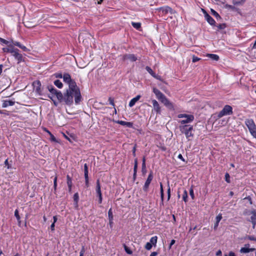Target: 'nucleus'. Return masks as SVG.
Returning a JSON list of instances; mask_svg holds the SVG:
<instances>
[{
    "label": "nucleus",
    "mask_w": 256,
    "mask_h": 256,
    "mask_svg": "<svg viewBox=\"0 0 256 256\" xmlns=\"http://www.w3.org/2000/svg\"><path fill=\"white\" fill-rule=\"evenodd\" d=\"M232 114V108L229 105H226L222 110L219 112L218 116L220 118L224 116L230 115Z\"/></svg>",
    "instance_id": "nucleus-5"
},
{
    "label": "nucleus",
    "mask_w": 256,
    "mask_h": 256,
    "mask_svg": "<svg viewBox=\"0 0 256 256\" xmlns=\"http://www.w3.org/2000/svg\"><path fill=\"white\" fill-rule=\"evenodd\" d=\"M187 198H188V193H187L186 190H184V192L183 196H182V199L185 202H186Z\"/></svg>",
    "instance_id": "nucleus-36"
},
{
    "label": "nucleus",
    "mask_w": 256,
    "mask_h": 256,
    "mask_svg": "<svg viewBox=\"0 0 256 256\" xmlns=\"http://www.w3.org/2000/svg\"><path fill=\"white\" fill-rule=\"evenodd\" d=\"M84 252H85L84 248V247H82V250H80V256H83L84 254Z\"/></svg>",
    "instance_id": "nucleus-53"
},
{
    "label": "nucleus",
    "mask_w": 256,
    "mask_h": 256,
    "mask_svg": "<svg viewBox=\"0 0 256 256\" xmlns=\"http://www.w3.org/2000/svg\"><path fill=\"white\" fill-rule=\"evenodd\" d=\"M34 84H36L37 85V86L36 88V91L38 92H39V90H40V82L38 81V82H36L34 83Z\"/></svg>",
    "instance_id": "nucleus-34"
},
{
    "label": "nucleus",
    "mask_w": 256,
    "mask_h": 256,
    "mask_svg": "<svg viewBox=\"0 0 256 256\" xmlns=\"http://www.w3.org/2000/svg\"><path fill=\"white\" fill-rule=\"evenodd\" d=\"M160 198H161L162 202L163 200H164V190H163L162 185V183L160 184Z\"/></svg>",
    "instance_id": "nucleus-32"
},
{
    "label": "nucleus",
    "mask_w": 256,
    "mask_h": 256,
    "mask_svg": "<svg viewBox=\"0 0 256 256\" xmlns=\"http://www.w3.org/2000/svg\"><path fill=\"white\" fill-rule=\"evenodd\" d=\"M48 133L50 134V140L52 141L56 142V138L51 133H50V132H48Z\"/></svg>",
    "instance_id": "nucleus-48"
},
{
    "label": "nucleus",
    "mask_w": 256,
    "mask_h": 256,
    "mask_svg": "<svg viewBox=\"0 0 256 256\" xmlns=\"http://www.w3.org/2000/svg\"><path fill=\"white\" fill-rule=\"evenodd\" d=\"M54 224H55V223L53 222V223L51 224V226H50V228H51V230H52V231H54V226H55Z\"/></svg>",
    "instance_id": "nucleus-61"
},
{
    "label": "nucleus",
    "mask_w": 256,
    "mask_h": 256,
    "mask_svg": "<svg viewBox=\"0 0 256 256\" xmlns=\"http://www.w3.org/2000/svg\"><path fill=\"white\" fill-rule=\"evenodd\" d=\"M152 248V244L150 242H148L146 244V246H145V248L146 249L148 250H150Z\"/></svg>",
    "instance_id": "nucleus-39"
},
{
    "label": "nucleus",
    "mask_w": 256,
    "mask_h": 256,
    "mask_svg": "<svg viewBox=\"0 0 256 256\" xmlns=\"http://www.w3.org/2000/svg\"><path fill=\"white\" fill-rule=\"evenodd\" d=\"M204 18L210 24L214 25L215 24V20L207 13H205Z\"/></svg>",
    "instance_id": "nucleus-17"
},
{
    "label": "nucleus",
    "mask_w": 256,
    "mask_h": 256,
    "mask_svg": "<svg viewBox=\"0 0 256 256\" xmlns=\"http://www.w3.org/2000/svg\"><path fill=\"white\" fill-rule=\"evenodd\" d=\"M96 192L98 196L102 195V192L100 190V180H98L96 181Z\"/></svg>",
    "instance_id": "nucleus-21"
},
{
    "label": "nucleus",
    "mask_w": 256,
    "mask_h": 256,
    "mask_svg": "<svg viewBox=\"0 0 256 256\" xmlns=\"http://www.w3.org/2000/svg\"><path fill=\"white\" fill-rule=\"evenodd\" d=\"M85 33H81L78 36V40H82L84 38V35L85 34Z\"/></svg>",
    "instance_id": "nucleus-49"
},
{
    "label": "nucleus",
    "mask_w": 256,
    "mask_h": 256,
    "mask_svg": "<svg viewBox=\"0 0 256 256\" xmlns=\"http://www.w3.org/2000/svg\"><path fill=\"white\" fill-rule=\"evenodd\" d=\"M249 244H246L245 247L242 248L240 250V252L241 253H248L250 252H253L255 250L254 248H249Z\"/></svg>",
    "instance_id": "nucleus-15"
},
{
    "label": "nucleus",
    "mask_w": 256,
    "mask_h": 256,
    "mask_svg": "<svg viewBox=\"0 0 256 256\" xmlns=\"http://www.w3.org/2000/svg\"><path fill=\"white\" fill-rule=\"evenodd\" d=\"M153 175L152 172H150L148 176V177L145 182V184L143 186V190L145 192H147L149 186L152 180Z\"/></svg>",
    "instance_id": "nucleus-6"
},
{
    "label": "nucleus",
    "mask_w": 256,
    "mask_h": 256,
    "mask_svg": "<svg viewBox=\"0 0 256 256\" xmlns=\"http://www.w3.org/2000/svg\"><path fill=\"white\" fill-rule=\"evenodd\" d=\"M164 106L169 108L173 109V104L166 97L164 96L160 100Z\"/></svg>",
    "instance_id": "nucleus-9"
},
{
    "label": "nucleus",
    "mask_w": 256,
    "mask_h": 256,
    "mask_svg": "<svg viewBox=\"0 0 256 256\" xmlns=\"http://www.w3.org/2000/svg\"><path fill=\"white\" fill-rule=\"evenodd\" d=\"M225 177H226V180L228 182H230V176L229 174L226 173L225 175Z\"/></svg>",
    "instance_id": "nucleus-50"
},
{
    "label": "nucleus",
    "mask_w": 256,
    "mask_h": 256,
    "mask_svg": "<svg viewBox=\"0 0 256 256\" xmlns=\"http://www.w3.org/2000/svg\"><path fill=\"white\" fill-rule=\"evenodd\" d=\"M152 104L153 105L154 110L156 112L157 114H160V106L158 102L155 100H152Z\"/></svg>",
    "instance_id": "nucleus-14"
},
{
    "label": "nucleus",
    "mask_w": 256,
    "mask_h": 256,
    "mask_svg": "<svg viewBox=\"0 0 256 256\" xmlns=\"http://www.w3.org/2000/svg\"><path fill=\"white\" fill-rule=\"evenodd\" d=\"M222 218V216L221 214H219L218 216H216V222L214 224V230H216L218 226L219 222Z\"/></svg>",
    "instance_id": "nucleus-20"
},
{
    "label": "nucleus",
    "mask_w": 256,
    "mask_h": 256,
    "mask_svg": "<svg viewBox=\"0 0 256 256\" xmlns=\"http://www.w3.org/2000/svg\"><path fill=\"white\" fill-rule=\"evenodd\" d=\"M137 167H138V160H137V159H136L134 160V176L136 174Z\"/></svg>",
    "instance_id": "nucleus-35"
},
{
    "label": "nucleus",
    "mask_w": 256,
    "mask_h": 256,
    "mask_svg": "<svg viewBox=\"0 0 256 256\" xmlns=\"http://www.w3.org/2000/svg\"><path fill=\"white\" fill-rule=\"evenodd\" d=\"M15 102L12 100H6L2 101V107L6 108L14 105Z\"/></svg>",
    "instance_id": "nucleus-11"
},
{
    "label": "nucleus",
    "mask_w": 256,
    "mask_h": 256,
    "mask_svg": "<svg viewBox=\"0 0 256 256\" xmlns=\"http://www.w3.org/2000/svg\"><path fill=\"white\" fill-rule=\"evenodd\" d=\"M67 184H68V187L69 191L70 192V191H71V189H72V179L69 176H67Z\"/></svg>",
    "instance_id": "nucleus-22"
},
{
    "label": "nucleus",
    "mask_w": 256,
    "mask_h": 256,
    "mask_svg": "<svg viewBox=\"0 0 256 256\" xmlns=\"http://www.w3.org/2000/svg\"><path fill=\"white\" fill-rule=\"evenodd\" d=\"M109 220V224L110 225V226L112 228V226L113 224V219H108Z\"/></svg>",
    "instance_id": "nucleus-62"
},
{
    "label": "nucleus",
    "mask_w": 256,
    "mask_h": 256,
    "mask_svg": "<svg viewBox=\"0 0 256 256\" xmlns=\"http://www.w3.org/2000/svg\"><path fill=\"white\" fill-rule=\"evenodd\" d=\"M158 10L160 12H162L164 14H167L168 12L172 14V10L168 6H164L162 8H160L158 9Z\"/></svg>",
    "instance_id": "nucleus-13"
},
{
    "label": "nucleus",
    "mask_w": 256,
    "mask_h": 256,
    "mask_svg": "<svg viewBox=\"0 0 256 256\" xmlns=\"http://www.w3.org/2000/svg\"><path fill=\"white\" fill-rule=\"evenodd\" d=\"M190 194L192 199L194 198V192L192 188H190Z\"/></svg>",
    "instance_id": "nucleus-47"
},
{
    "label": "nucleus",
    "mask_w": 256,
    "mask_h": 256,
    "mask_svg": "<svg viewBox=\"0 0 256 256\" xmlns=\"http://www.w3.org/2000/svg\"><path fill=\"white\" fill-rule=\"evenodd\" d=\"M56 76L59 78H63V75L61 73L56 74Z\"/></svg>",
    "instance_id": "nucleus-55"
},
{
    "label": "nucleus",
    "mask_w": 256,
    "mask_h": 256,
    "mask_svg": "<svg viewBox=\"0 0 256 256\" xmlns=\"http://www.w3.org/2000/svg\"><path fill=\"white\" fill-rule=\"evenodd\" d=\"M108 100L110 102V104L111 105H112V106H114V100L112 98H110L109 99H108Z\"/></svg>",
    "instance_id": "nucleus-52"
},
{
    "label": "nucleus",
    "mask_w": 256,
    "mask_h": 256,
    "mask_svg": "<svg viewBox=\"0 0 256 256\" xmlns=\"http://www.w3.org/2000/svg\"><path fill=\"white\" fill-rule=\"evenodd\" d=\"M250 221L256 220V212H252L250 213Z\"/></svg>",
    "instance_id": "nucleus-33"
},
{
    "label": "nucleus",
    "mask_w": 256,
    "mask_h": 256,
    "mask_svg": "<svg viewBox=\"0 0 256 256\" xmlns=\"http://www.w3.org/2000/svg\"><path fill=\"white\" fill-rule=\"evenodd\" d=\"M167 192H168V200L170 198V186L169 185L168 186V188Z\"/></svg>",
    "instance_id": "nucleus-44"
},
{
    "label": "nucleus",
    "mask_w": 256,
    "mask_h": 256,
    "mask_svg": "<svg viewBox=\"0 0 256 256\" xmlns=\"http://www.w3.org/2000/svg\"><path fill=\"white\" fill-rule=\"evenodd\" d=\"M153 92L156 94V98L160 100L164 95L156 88H153Z\"/></svg>",
    "instance_id": "nucleus-16"
},
{
    "label": "nucleus",
    "mask_w": 256,
    "mask_h": 256,
    "mask_svg": "<svg viewBox=\"0 0 256 256\" xmlns=\"http://www.w3.org/2000/svg\"><path fill=\"white\" fill-rule=\"evenodd\" d=\"M78 199H79L78 194V193H76L74 196V200L76 204H78Z\"/></svg>",
    "instance_id": "nucleus-38"
},
{
    "label": "nucleus",
    "mask_w": 256,
    "mask_h": 256,
    "mask_svg": "<svg viewBox=\"0 0 256 256\" xmlns=\"http://www.w3.org/2000/svg\"><path fill=\"white\" fill-rule=\"evenodd\" d=\"M49 90L52 93L56 94L57 98L60 102L62 100L64 101V96L62 95V93L60 91H57L54 88H50L49 89Z\"/></svg>",
    "instance_id": "nucleus-7"
},
{
    "label": "nucleus",
    "mask_w": 256,
    "mask_h": 256,
    "mask_svg": "<svg viewBox=\"0 0 256 256\" xmlns=\"http://www.w3.org/2000/svg\"><path fill=\"white\" fill-rule=\"evenodd\" d=\"M63 80L66 83L68 84L69 88L72 83L76 84L74 80H72L70 74L68 73H64L63 74Z\"/></svg>",
    "instance_id": "nucleus-8"
},
{
    "label": "nucleus",
    "mask_w": 256,
    "mask_h": 256,
    "mask_svg": "<svg viewBox=\"0 0 256 256\" xmlns=\"http://www.w3.org/2000/svg\"><path fill=\"white\" fill-rule=\"evenodd\" d=\"M207 56H208L210 58H211L213 60H216V61L218 60L219 59V56L218 55L215 54H208L207 55Z\"/></svg>",
    "instance_id": "nucleus-23"
},
{
    "label": "nucleus",
    "mask_w": 256,
    "mask_h": 256,
    "mask_svg": "<svg viewBox=\"0 0 256 256\" xmlns=\"http://www.w3.org/2000/svg\"><path fill=\"white\" fill-rule=\"evenodd\" d=\"M211 12H212V14L214 16H215L216 17H217V18H220V15L218 14L214 10L212 9L211 10Z\"/></svg>",
    "instance_id": "nucleus-41"
},
{
    "label": "nucleus",
    "mask_w": 256,
    "mask_h": 256,
    "mask_svg": "<svg viewBox=\"0 0 256 256\" xmlns=\"http://www.w3.org/2000/svg\"><path fill=\"white\" fill-rule=\"evenodd\" d=\"M54 84L58 88H62V84L60 80H56L54 82Z\"/></svg>",
    "instance_id": "nucleus-28"
},
{
    "label": "nucleus",
    "mask_w": 256,
    "mask_h": 256,
    "mask_svg": "<svg viewBox=\"0 0 256 256\" xmlns=\"http://www.w3.org/2000/svg\"><path fill=\"white\" fill-rule=\"evenodd\" d=\"M180 128L181 132L185 134L186 138H188V140H190V137L193 136V134L192 132L193 129L192 126L186 125L184 126H180Z\"/></svg>",
    "instance_id": "nucleus-3"
},
{
    "label": "nucleus",
    "mask_w": 256,
    "mask_h": 256,
    "mask_svg": "<svg viewBox=\"0 0 256 256\" xmlns=\"http://www.w3.org/2000/svg\"><path fill=\"white\" fill-rule=\"evenodd\" d=\"M124 250L127 254H132V251L126 246H124Z\"/></svg>",
    "instance_id": "nucleus-42"
},
{
    "label": "nucleus",
    "mask_w": 256,
    "mask_h": 256,
    "mask_svg": "<svg viewBox=\"0 0 256 256\" xmlns=\"http://www.w3.org/2000/svg\"><path fill=\"white\" fill-rule=\"evenodd\" d=\"M108 219H113V214L112 209L110 208L108 212Z\"/></svg>",
    "instance_id": "nucleus-37"
},
{
    "label": "nucleus",
    "mask_w": 256,
    "mask_h": 256,
    "mask_svg": "<svg viewBox=\"0 0 256 256\" xmlns=\"http://www.w3.org/2000/svg\"><path fill=\"white\" fill-rule=\"evenodd\" d=\"M200 60V58H198L196 56H192V61L193 62H196L198 60Z\"/></svg>",
    "instance_id": "nucleus-45"
},
{
    "label": "nucleus",
    "mask_w": 256,
    "mask_h": 256,
    "mask_svg": "<svg viewBox=\"0 0 256 256\" xmlns=\"http://www.w3.org/2000/svg\"><path fill=\"white\" fill-rule=\"evenodd\" d=\"M74 98L76 104H78L82 99L79 88L76 84L72 83L64 95V102L66 104L70 105L73 102Z\"/></svg>",
    "instance_id": "nucleus-1"
},
{
    "label": "nucleus",
    "mask_w": 256,
    "mask_h": 256,
    "mask_svg": "<svg viewBox=\"0 0 256 256\" xmlns=\"http://www.w3.org/2000/svg\"><path fill=\"white\" fill-rule=\"evenodd\" d=\"M158 255V252H154L151 253L150 256H156Z\"/></svg>",
    "instance_id": "nucleus-63"
},
{
    "label": "nucleus",
    "mask_w": 256,
    "mask_h": 256,
    "mask_svg": "<svg viewBox=\"0 0 256 256\" xmlns=\"http://www.w3.org/2000/svg\"><path fill=\"white\" fill-rule=\"evenodd\" d=\"M8 46L9 47V52L11 53L12 54H14V52H15V51L18 50V49L17 48H14L13 46V44H10L8 45Z\"/></svg>",
    "instance_id": "nucleus-24"
},
{
    "label": "nucleus",
    "mask_w": 256,
    "mask_h": 256,
    "mask_svg": "<svg viewBox=\"0 0 256 256\" xmlns=\"http://www.w3.org/2000/svg\"><path fill=\"white\" fill-rule=\"evenodd\" d=\"M24 51L26 52L28 50V49L24 46L22 45L20 47Z\"/></svg>",
    "instance_id": "nucleus-57"
},
{
    "label": "nucleus",
    "mask_w": 256,
    "mask_h": 256,
    "mask_svg": "<svg viewBox=\"0 0 256 256\" xmlns=\"http://www.w3.org/2000/svg\"><path fill=\"white\" fill-rule=\"evenodd\" d=\"M244 240L256 242V236L247 235L244 237Z\"/></svg>",
    "instance_id": "nucleus-25"
},
{
    "label": "nucleus",
    "mask_w": 256,
    "mask_h": 256,
    "mask_svg": "<svg viewBox=\"0 0 256 256\" xmlns=\"http://www.w3.org/2000/svg\"><path fill=\"white\" fill-rule=\"evenodd\" d=\"M124 60H128L130 62H134L136 60L137 58L134 54H126L123 56Z\"/></svg>",
    "instance_id": "nucleus-10"
},
{
    "label": "nucleus",
    "mask_w": 256,
    "mask_h": 256,
    "mask_svg": "<svg viewBox=\"0 0 256 256\" xmlns=\"http://www.w3.org/2000/svg\"><path fill=\"white\" fill-rule=\"evenodd\" d=\"M245 124L247 126L250 134L256 138V126L252 119H246Z\"/></svg>",
    "instance_id": "nucleus-2"
},
{
    "label": "nucleus",
    "mask_w": 256,
    "mask_h": 256,
    "mask_svg": "<svg viewBox=\"0 0 256 256\" xmlns=\"http://www.w3.org/2000/svg\"><path fill=\"white\" fill-rule=\"evenodd\" d=\"M12 56H14L16 60H18V62L20 63L22 61V54L19 53V50L15 51L14 54H12Z\"/></svg>",
    "instance_id": "nucleus-12"
},
{
    "label": "nucleus",
    "mask_w": 256,
    "mask_h": 256,
    "mask_svg": "<svg viewBox=\"0 0 256 256\" xmlns=\"http://www.w3.org/2000/svg\"><path fill=\"white\" fill-rule=\"evenodd\" d=\"M84 177H86L88 176V166L86 164L84 165Z\"/></svg>",
    "instance_id": "nucleus-40"
},
{
    "label": "nucleus",
    "mask_w": 256,
    "mask_h": 256,
    "mask_svg": "<svg viewBox=\"0 0 256 256\" xmlns=\"http://www.w3.org/2000/svg\"><path fill=\"white\" fill-rule=\"evenodd\" d=\"M0 42L8 45L10 44V42L8 41L1 38H0Z\"/></svg>",
    "instance_id": "nucleus-43"
},
{
    "label": "nucleus",
    "mask_w": 256,
    "mask_h": 256,
    "mask_svg": "<svg viewBox=\"0 0 256 256\" xmlns=\"http://www.w3.org/2000/svg\"><path fill=\"white\" fill-rule=\"evenodd\" d=\"M146 69L150 75L154 77H156V75L150 67L146 66Z\"/></svg>",
    "instance_id": "nucleus-26"
},
{
    "label": "nucleus",
    "mask_w": 256,
    "mask_h": 256,
    "mask_svg": "<svg viewBox=\"0 0 256 256\" xmlns=\"http://www.w3.org/2000/svg\"><path fill=\"white\" fill-rule=\"evenodd\" d=\"M178 158L182 160L183 162H184V158L182 156L181 154H179L178 156Z\"/></svg>",
    "instance_id": "nucleus-58"
},
{
    "label": "nucleus",
    "mask_w": 256,
    "mask_h": 256,
    "mask_svg": "<svg viewBox=\"0 0 256 256\" xmlns=\"http://www.w3.org/2000/svg\"><path fill=\"white\" fill-rule=\"evenodd\" d=\"M2 50L4 52H9V47L8 46V48H3Z\"/></svg>",
    "instance_id": "nucleus-60"
},
{
    "label": "nucleus",
    "mask_w": 256,
    "mask_h": 256,
    "mask_svg": "<svg viewBox=\"0 0 256 256\" xmlns=\"http://www.w3.org/2000/svg\"><path fill=\"white\" fill-rule=\"evenodd\" d=\"M14 216L16 217V218L18 222V224H20V216H19L18 211V210H15Z\"/></svg>",
    "instance_id": "nucleus-31"
},
{
    "label": "nucleus",
    "mask_w": 256,
    "mask_h": 256,
    "mask_svg": "<svg viewBox=\"0 0 256 256\" xmlns=\"http://www.w3.org/2000/svg\"><path fill=\"white\" fill-rule=\"evenodd\" d=\"M56 180H57V178H56V177L54 179V186L55 189L56 188V186H57Z\"/></svg>",
    "instance_id": "nucleus-54"
},
{
    "label": "nucleus",
    "mask_w": 256,
    "mask_h": 256,
    "mask_svg": "<svg viewBox=\"0 0 256 256\" xmlns=\"http://www.w3.org/2000/svg\"><path fill=\"white\" fill-rule=\"evenodd\" d=\"M140 96L138 95L136 96L135 98L132 99L129 102V104H128L129 106L130 107L133 106L135 104L140 100Z\"/></svg>",
    "instance_id": "nucleus-19"
},
{
    "label": "nucleus",
    "mask_w": 256,
    "mask_h": 256,
    "mask_svg": "<svg viewBox=\"0 0 256 256\" xmlns=\"http://www.w3.org/2000/svg\"><path fill=\"white\" fill-rule=\"evenodd\" d=\"M157 239L158 238L156 236H153L150 238V242L152 244L155 245L156 244Z\"/></svg>",
    "instance_id": "nucleus-29"
},
{
    "label": "nucleus",
    "mask_w": 256,
    "mask_h": 256,
    "mask_svg": "<svg viewBox=\"0 0 256 256\" xmlns=\"http://www.w3.org/2000/svg\"><path fill=\"white\" fill-rule=\"evenodd\" d=\"M178 118H183L184 120L179 121L181 124H185L190 122L193 121L194 117L192 114H179L178 116Z\"/></svg>",
    "instance_id": "nucleus-4"
},
{
    "label": "nucleus",
    "mask_w": 256,
    "mask_h": 256,
    "mask_svg": "<svg viewBox=\"0 0 256 256\" xmlns=\"http://www.w3.org/2000/svg\"><path fill=\"white\" fill-rule=\"evenodd\" d=\"M175 242H176V241H175V240H171L170 243V246H169V248H171V247H172V246L173 244H174Z\"/></svg>",
    "instance_id": "nucleus-59"
},
{
    "label": "nucleus",
    "mask_w": 256,
    "mask_h": 256,
    "mask_svg": "<svg viewBox=\"0 0 256 256\" xmlns=\"http://www.w3.org/2000/svg\"><path fill=\"white\" fill-rule=\"evenodd\" d=\"M13 42V44L14 45V46H18V47H19L20 48V47L21 46L22 44L19 42Z\"/></svg>",
    "instance_id": "nucleus-51"
},
{
    "label": "nucleus",
    "mask_w": 256,
    "mask_h": 256,
    "mask_svg": "<svg viewBox=\"0 0 256 256\" xmlns=\"http://www.w3.org/2000/svg\"><path fill=\"white\" fill-rule=\"evenodd\" d=\"M116 122L118 124H120L124 126H126L128 128H132V123L130 122H127L122 120H118L116 121Z\"/></svg>",
    "instance_id": "nucleus-18"
},
{
    "label": "nucleus",
    "mask_w": 256,
    "mask_h": 256,
    "mask_svg": "<svg viewBox=\"0 0 256 256\" xmlns=\"http://www.w3.org/2000/svg\"><path fill=\"white\" fill-rule=\"evenodd\" d=\"M132 26L136 29L138 30L140 28L141 24L140 22H132Z\"/></svg>",
    "instance_id": "nucleus-30"
},
{
    "label": "nucleus",
    "mask_w": 256,
    "mask_h": 256,
    "mask_svg": "<svg viewBox=\"0 0 256 256\" xmlns=\"http://www.w3.org/2000/svg\"><path fill=\"white\" fill-rule=\"evenodd\" d=\"M246 0H233L232 2L234 5H239L244 4Z\"/></svg>",
    "instance_id": "nucleus-27"
},
{
    "label": "nucleus",
    "mask_w": 256,
    "mask_h": 256,
    "mask_svg": "<svg viewBox=\"0 0 256 256\" xmlns=\"http://www.w3.org/2000/svg\"><path fill=\"white\" fill-rule=\"evenodd\" d=\"M228 256H236L235 254L232 252H230L228 254Z\"/></svg>",
    "instance_id": "nucleus-64"
},
{
    "label": "nucleus",
    "mask_w": 256,
    "mask_h": 256,
    "mask_svg": "<svg viewBox=\"0 0 256 256\" xmlns=\"http://www.w3.org/2000/svg\"><path fill=\"white\" fill-rule=\"evenodd\" d=\"M85 180H86V187H88L89 186V183H88V176H86V177H84Z\"/></svg>",
    "instance_id": "nucleus-46"
},
{
    "label": "nucleus",
    "mask_w": 256,
    "mask_h": 256,
    "mask_svg": "<svg viewBox=\"0 0 256 256\" xmlns=\"http://www.w3.org/2000/svg\"><path fill=\"white\" fill-rule=\"evenodd\" d=\"M4 164L7 166L8 168H10V164H8V160L6 159L4 162Z\"/></svg>",
    "instance_id": "nucleus-56"
}]
</instances>
